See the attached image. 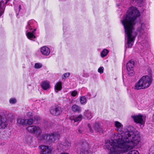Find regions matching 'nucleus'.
I'll return each instance as SVG.
<instances>
[{
	"instance_id": "nucleus-43",
	"label": "nucleus",
	"mask_w": 154,
	"mask_h": 154,
	"mask_svg": "<svg viewBox=\"0 0 154 154\" xmlns=\"http://www.w3.org/2000/svg\"><path fill=\"white\" fill-rule=\"evenodd\" d=\"M89 96H90V97L91 96V94H89Z\"/></svg>"
},
{
	"instance_id": "nucleus-28",
	"label": "nucleus",
	"mask_w": 154,
	"mask_h": 154,
	"mask_svg": "<svg viewBox=\"0 0 154 154\" xmlns=\"http://www.w3.org/2000/svg\"><path fill=\"white\" fill-rule=\"evenodd\" d=\"M127 154H139V152L137 150H134L129 151Z\"/></svg>"
},
{
	"instance_id": "nucleus-42",
	"label": "nucleus",
	"mask_w": 154,
	"mask_h": 154,
	"mask_svg": "<svg viewBox=\"0 0 154 154\" xmlns=\"http://www.w3.org/2000/svg\"><path fill=\"white\" fill-rule=\"evenodd\" d=\"M152 118L153 119H154V112L153 114V116H152Z\"/></svg>"
},
{
	"instance_id": "nucleus-18",
	"label": "nucleus",
	"mask_w": 154,
	"mask_h": 154,
	"mask_svg": "<svg viewBox=\"0 0 154 154\" xmlns=\"http://www.w3.org/2000/svg\"><path fill=\"white\" fill-rule=\"evenodd\" d=\"M35 22V21L34 20H31L28 22L27 25L26 27V29H27L26 31V32L28 31V29H29L30 30L32 29L33 27H34L35 26L34 23Z\"/></svg>"
},
{
	"instance_id": "nucleus-24",
	"label": "nucleus",
	"mask_w": 154,
	"mask_h": 154,
	"mask_svg": "<svg viewBox=\"0 0 154 154\" xmlns=\"http://www.w3.org/2000/svg\"><path fill=\"white\" fill-rule=\"evenodd\" d=\"M109 52L108 50L104 49L100 53V56L102 58L106 56Z\"/></svg>"
},
{
	"instance_id": "nucleus-6",
	"label": "nucleus",
	"mask_w": 154,
	"mask_h": 154,
	"mask_svg": "<svg viewBox=\"0 0 154 154\" xmlns=\"http://www.w3.org/2000/svg\"><path fill=\"white\" fill-rule=\"evenodd\" d=\"M71 146V143L67 140H65L62 143L59 142L57 145V149L59 152L66 151L69 149Z\"/></svg>"
},
{
	"instance_id": "nucleus-38",
	"label": "nucleus",
	"mask_w": 154,
	"mask_h": 154,
	"mask_svg": "<svg viewBox=\"0 0 154 154\" xmlns=\"http://www.w3.org/2000/svg\"><path fill=\"white\" fill-rule=\"evenodd\" d=\"M27 116L29 117H31L32 116V112H29L27 113Z\"/></svg>"
},
{
	"instance_id": "nucleus-37",
	"label": "nucleus",
	"mask_w": 154,
	"mask_h": 154,
	"mask_svg": "<svg viewBox=\"0 0 154 154\" xmlns=\"http://www.w3.org/2000/svg\"><path fill=\"white\" fill-rule=\"evenodd\" d=\"M145 44L143 42H142L141 43V44L142 46H143V48L144 47L146 48V45H148V43L147 42H146V41H145Z\"/></svg>"
},
{
	"instance_id": "nucleus-29",
	"label": "nucleus",
	"mask_w": 154,
	"mask_h": 154,
	"mask_svg": "<svg viewBox=\"0 0 154 154\" xmlns=\"http://www.w3.org/2000/svg\"><path fill=\"white\" fill-rule=\"evenodd\" d=\"M76 132L79 134L82 133L83 130L82 128L79 127L76 130Z\"/></svg>"
},
{
	"instance_id": "nucleus-27",
	"label": "nucleus",
	"mask_w": 154,
	"mask_h": 154,
	"mask_svg": "<svg viewBox=\"0 0 154 154\" xmlns=\"http://www.w3.org/2000/svg\"><path fill=\"white\" fill-rule=\"evenodd\" d=\"M42 65L40 63H36L35 64L34 67L36 69H39L42 67Z\"/></svg>"
},
{
	"instance_id": "nucleus-34",
	"label": "nucleus",
	"mask_w": 154,
	"mask_h": 154,
	"mask_svg": "<svg viewBox=\"0 0 154 154\" xmlns=\"http://www.w3.org/2000/svg\"><path fill=\"white\" fill-rule=\"evenodd\" d=\"M104 68L103 67H101L99 68L98 70V71L100 73H102L103 72Z\"/></svg>"
},
{
	"instance_id": "nucleus-35",
	"label": "nucleus",
	"mask_w": 154,
	"mask_h": 154,
	"mask_svg": "<svg viewBox=\"0 0 154 154\" xmlns=\"http://www.w3.org/2000/svg\"><path fill=\"white\" fill-rule=\"evenodd\" d=\"M88 126L89 128L90 132L91 133H92L93 131L92 129L91 125L90 124H88Z\"/></svg>"
},
{
	"instance_id": "nucleus-3",
	"label": "nucleus",
	"mask_w": 154,
	"mask_h": 154,
	"mask_svg": "<svg viewBox=\"0 0 154 154\" xmlns=\"http://www.w3.org/2000/svg\"><path fill=\"white\" fill-rule=\"evenodd\" d=\"M139 143H136V142H124V144H125L126 145H128V146H132V145H133L130 149H128L125 152L122 151V148L119 146L117 143L114 142L112 140H107L105 144L106 148L110 151L109 154H119L127 152L128 150L131 149L133 147L136 146Z\"/></svg>"
},
{
	"instance_id": "nucleus-40",
	"label": "nucleus",
	"mask_w": 154,
	"mask_h": 154,
	"mask_svg": "<svg viewBox=\"0 0 154 154\" xmlns=\"http://www.w3.org/2000/svg\"><path fill=\"white\" fill-rule=\"evenodd\" d=\"M25 139V141H26V142H28L29 141V140H30L31 138L30 137L27 136L26 137Z\"/></svg>"
},
{
	"instance_id": "nucleus-5",
	"label": "nucleus",
	"mask_w": 154,
	"mask_h": 154,
	"mask_svg": "<svg viewBox=\"0 0 154 154\" xmlns=\"http://www.w3.org/2000/svg\"><path fill=\"white\" fill-rule=\"evenodd\" d=\"M60 134V133L56 132L49 134H45L42 136V140H46V142L49 143H54L59 139Z\"/></svg>"
},
{
	"instance_id": "nucleus-41",
	"label": "nucleus",
	"mask_w": 154,
	"mask_h": 154,
	"mask_svg": "<svg viewBox=\"0 0 154 154\" xmlns=\"http://www.w3.org/2000/svg\"><path fill=\"white\" fill-rule=\"evenodd\" d=\"M19 11H20V10L21 9V6L20 5H19Z\"/></svg>"
},
{
	"instance_id": "nucleus-14",
	"label": "nucleus",
	"mask_w": 154,
	"mask_h": 154,
	"mask_svg": "<svg viewBox=\"0 0 154 154\" xmlns=\"http://www.w3.org/2000/svg\"><path fill=\"white\" fill-rule=\"evenodd\" d=\"M39 148L41 149L40 154H48L51 151V150L48 146L42 145L39 146Z\"/></svg>"
},
{
	"instance_id": "nucleus-13",
	"label": "nucleus",
	"mask_w": 154,
	"mask_h": 154,
	"mask_svg": "<svg viewBox=\"0 0 154 154\" xmlns=\"http://www.w3.org/2000/svg\"><path fill=\"white\" fill-rule=\"evenodd\" d=\"M8 125L6 119L3 116L0 115V129H5L7 127Z\"/></svg>"
},
{
	"instance_id": "nucleus-4",
	"label": "nucleus",
	"mask_w": 154,
	"mask_h": 154,
	"mask_svg": "<svg viewBox=\"0 0 154 154\" xmlns=\"http://www.w3.org/2000/svg\"><path fill=\"white\" fill-rule=\"evenodd\" d=\"M152 82L151 77L148 75L143 76L136 83L134 89L138 90L146 88L149 86Z\"/></svg>"
},
{
	"instance_id": "nucleus-19",
	"label": "nucleus",
	"mask_w": 154,
	"mask_h": 154,
	"mask_svg": "<svg viewBox=\"0 0 154 154\" xmlns=\"http://www.w3.org/2000/svg\"><path fill=\"white\" fill-rule=\"evenodd\" d=\"M72 110L74 112L79 113L81 111L82 108L79 106L74 104L72 107Z\"/></svg>"
},
{
	"instance_id": "nucleus-39",
	"label": "nucleus",
	"mask_w": 154,
	"mask_h": 154,
	"mask_svg": "<svg viewBox=\"0 0 154 154\" xmlns=\"http://www.w3.org/2000/svg\"><path fill=\"white\" fill-rule=\"evenodd\" d=\"M134 1L137 2L138 4L139 5H140L142 2V0H134Z\"/></svg>"
},
{
	"instance_id": "nucleus-15",
	"label": "nucleus",
	"mask_w": 154,
	"mask_h": 154,
	"mask_svg": "<svg viewBox=\"0 0 154 154\" xmlns=\"http://www.w3.org/2000/svg\"><path fill=\"white\" fill-rule=\"evenodd\" d=\"M17 123L23 126H27V119L24 117H18L17 119Z\"/></svg>"
},
{
	"instance_id": "nucleus-7",
	"label": "nucleus",
	"mask_w": 154,
	"mask_h": 154,
	"mask_svg": "<svg viewBox=\"0 0 154 154\" xmlns=\"http://www.w3.org/2000/svg\"><path fill=\"white\" fill-rule=\"evenodd\" d=\"M131 117L135 122L140 125L141 128L144 126L146 120L145 116L139 114L138 115L132 116Z\"/></svg>"
},
{
	"instance_id": "nucleus-10",
	"label": "nucleus",
	"mask_w": 154,
	"mask_h": 154,
	"mask_svg": "<svg viewBox=\"0 0 154 154\" xmlns=\"http://www.w3.org/2000/svg\"><path fill=\"white\" fill-rule=\"evenodd\" d=\"M50 111L52 115L57 116L60 114L62 111L60 107L57 105L51 107Z\"/></svg>"
},
{
	"instance_id": "nucleus-36",
	"label": "nucleus",
	"mask_w": 154,
	"mask_h": 154,
	"mask_svg": "<svg viewBox=\"0 0 154 154\" xmlns=\"http://www.w3.org/2000/svg\"><path fill=\"white\" fill-rule=\"evenodd\" d=\"M34 121H38L40 119V118L39 116H35L34 117Z\"/></svg>"
},
{
	"instance_id": "nucleus-17",
	"label": "nucleus",
	"mask_w": 154,
	"mask_h": 154,
	"mask_svg": "<svg viewBox=\"0 0 154 154\" xmlns=\"http://www.w3.org/2000/svg\"><path fill=\"white\" fill-rule=\"evenodd\" d=\"M40 51L42 54L45 55H48L50 52L49 48L46 46H43L41 48Z\"/></svg>"
},
{
	"instance_id": "nucleus-30",
	"label": "nucleus",
	"mask_w": 154,
	"mask_h": 154,
	"mask_svg": "<svg viewBox=\"0 0 154 154\" xmlns=\"http://www.w3.org/2000/svg\"><path fill=\"white\" fill-rule=\"evenodd\" d=\"M149 154H154V146L150 147L149 150Z\"/></svg>"
},
{
	"instance_id": "nucleus-11",
	"label": "nucleus",
	"mask_w": 154,
	"mask_h": 154,
	"mask_svg": "<svg viewBox=\"0 0 154 154\" xmlns=\"http://www.w3.org/2000/svg\"><path fill=\"white\" fill-rule=\"evenodd\" d=\"M79 154H88V144L86 142L82 143L80 146Z\"/></svg>"
},
{
	"instance_id": "nucleus-22",
	"label": "nucleus",
	"mask_w": 154,
	"mask_h": 154,
	"mask_svg": "<svg viewBox=\"0 0 154 154\" xmlns=\"http://www.w3.org/2000/svg\"><path fill=\"white\" fill-rule=\"evenodd\" d=\"M84 116L87 119L90 120L92 117V114L91 112L88 110H85L84 112Z\"/></svg>"
},
{
	"instance_id": "nucleus-2",
	"label": "nucleus",
	"mask_w": 154,
	"mask_h": 154,
	"mask_svg": "<svg viewBox=\"0 0 154 154\" xmlns=\"http://www.w3.org/2000/svg\"><path fill=\"white\" fill-rule=\"evenodd\" d=\"M115 129L119 132L116 136V138L113 140L114 142L117 143L119 146L122 147V151L125 152L128 149L131 148L132 146H128L124 144V142H136L139 143L140 140L139 132L137 131H129L127 130L122 131L123 125L120 122L116 121L114 122Z\"/></svg>"
},
{
	"instance_id": "nucleus-16",
	"label": "nucleus",
	"mask_w": 154,
	"mask_h": 154,
	"mask_svg": "<svg viewBox=\"0 0 154 154\" xmlns=\"http://www.w3.org/2000/svg\"><path fill=\"white\" fill-rule=\"evenodd\" d=\"M41 85L44 90H47L50 88L49 82L47 81H43L41 83Z\"/></svg>"
},
{
	"instance_id": "nucleus-21",
	"label": "nucleus",
	"mask_w": 154,
	"mask_h": 154,
	"mask_svg": "<svg viewBox=\"0 0 154 154\" xmlns=\"http://www.w3.org/2000/svg\"><path fill=\"white\" fill-rule=\"evenodd\" d=\"M93 129L96 132H100L102 130L101 126L98 123H96L93 125Z\"/></svg>"
},
{
	"instance_id": "nucleus-12",
	"label": "nucleus",
	"mask_w": 154,
	"mask_h": 154,
	"mask_svg": "<svg viewBox=\"0 0 154 154\" xmlns=\"http://www.w3.org/2000/svg\"><path fill=\"white\" fill-rule=\"evenodd\" d=\"M69 119L71 121V123L73 125L76 126L82 120V116L81 115L76 116H72L69 117Z\"/></svg>"
},
{
	"instance_id": "nucleus-31",
	"label": "nucleus",
	"mask_w": 154,
	"mask_h": 154,
	"mask_svg": "<svg viewBox=\"0 0 154 154\" xmlns=\"http://www.w3.org/2000/svg\"><path fill=\"white\" fill-rule=\"evenodd\" d=\"M69 93L71 94V96L72 97H75L78 94L76 91H72V92H70Z\"/></svg>"
},
{
	"instance_id": "nucleus-33",
	"label": "nucleus",
	"mask_w": 154,
	"mask_h": 154,
	"mask_svg": "<svg viewBox=\"0 0 154 154\" xmlns=\"http://www.w3.org/2000/svg\"><path fill=\"white\" fill-rule=\"evenodd\" d=\"M70 75V73L67 72L64 73L62 76V78L64 79V78L68 77Z\"/></svg>"
},
{
	"instance_id": "nucleus-1",
	"label": "nucleus",
	"mask_w": 154,
	"mask_h": 154,
	"mask_svg": "<svg viewBox=\"0 0 154 154\" xmlns=\"http://www.w3.org/2000/svg\"><path fill=\"white\" fill-rule=\"evenodd\" d=\"M140 14L137 8L132 6L129 8L125 16L121 22L124 26L125 37L127 38L128 48L132 47L137 35L139 38H144L147 35V28L145 24L137 21Z\"/></svg>"
},
{
	"instance_id": "nucleus-25",
	"label": "nucleus",
	"mask_w": 154,
	"mask_h": 154,
	"mask_svg": "<svg viewBox=\"0 0 154 154\" xmlns=\"http://www.w3.org/2000/svg\"><path fill=\"white\" fill-rule=\"evenodd\" d=\"M27 126L32 125L33 122L34 120L32 119H27Z\"/></svg>"
},
{
	"instance_id": "nucleus-20",
	"label": "nucleus",
	"mask_w": 154,
	"mask_h": 154,
	"mask_svg": "<svg viewBox=\"0 0 154 154\" xmlns=\"http://www.w3.org/2000/svg\"><path fill=\"white\" fill-rule=\"evenodd\" d=\"M36 30V29H34V30L32 32H28L26 33V35L27 37L29 39L31 40H32L33 38H35L36 37L34 35V32Z\"/></svg>"
},
{
	"instance_id": "nucleus-23",
	"label": "nucleus",
	"mask_w": 154,
	"mask_h": 154,
	"mask_svg": "<svg viewBox=\"0 0 154 154\" xmlns=\"http://www.w3.org/2000/svg\"><path fill=\"white\" fill-rule=\"evenodd\" d=\"M62 88V85L61 82L57 83L54 86V89L56 92L57 91L60 90Z\"/></svg>"
},
{
	"instance_id": "nucleus-26",
	"label": "nucleus",
	"mask_w": 154,
	"mask_h": 154,
	"mask_svg": "<svg viewBox=\"0 0 154 154\" xmlns=\"http://www.w3.org/2000/svg\"><path fill=\"white\" fill-rule=\"evenodd\" d=\"M80 100L81 103L82 104H83L85 103L86 102V99L85 96H82L80 97Z\"/></svg>"
},
{
	"instance_id": "nucleus-32",
	"label": "nucleus",
	"mask_w": 154,
	"mask_h": 154,
	"mask_svg": "<svg viewBox=\"0 0 154 154\" xmlns=\"http://www.w3.org/2000/svg\"><path fill=\"white\" fill-rule=\"evenodd\" d=\"M16 102V99L15 98H12L10 99L9 102L11 104L15 103Z\"/></svg>"
},
{
	"instance_id": "nucleus-8",
	"label": "nucleus",
	"mask_w": 154,
	"mask_h": 154,
	"mask_svg": "<svg viewBox=\"0 0 154 154\" xmlns=\"http://www.w3.org/2000/svg\"><path fill=\"white\" fill-rule=\"evenodd\" d=\"M26 130L31 134H35L38 135V136H39L41 135L42 132V130L40 127L35 125L27 127L26 128Z\"/></svg>"
},
{
	"instance_id": "nucleus-9",
	"label": "nucleus",
	"mask_w": 154,
	"mask_h": 154,
	"mask_svg": "<svg viewBox=\"0 0 154 154\" xmlns=\"http://www.w3.org/2000/svg\"><path fill=\"white\" fill-rule=\"evenodd\" d=\"M134 62L133 60H131L126 65L127 72L130 76H132L134 74V71L133 70V68L134 66Z\"/></svg>"
}]
</instances>
